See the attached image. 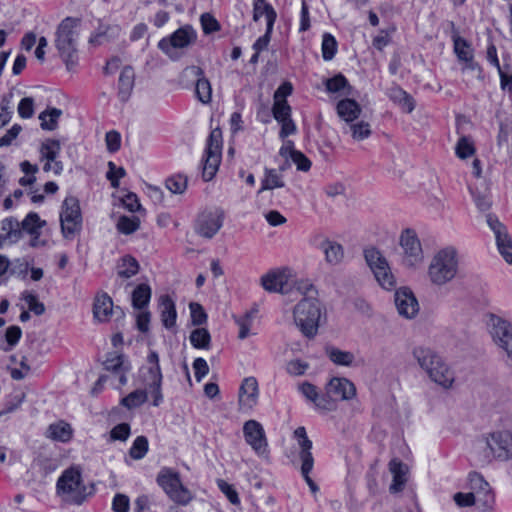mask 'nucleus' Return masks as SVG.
<instances>
[{"instance_id":"obj_1","label":"nucleus","mask_w":512,"mask_h":512,"mask_svg":"<svg viewBox=\"0 0 512 512\" xmlns=\"http://www.w3.org/2000/svg\"><path fill=\"white\" fill-rule=\"evenodd\" d=\"M298 292L302 298L292 309L293 323L305 337L312 339L325 319L326 309L318 298V290L310 281L299 282Z\"/></svg>"},{"instance_id":"obj_2","label":"nucleus","mask_w":512,"mask_h":512,"mask_svg":"<svg viewBox=\"0 0 512 512\" xmlns=\"http://www.w3.org/2000/svg\"><path fill=\"white\" fill-rule=\"evenodd\" d=\"M412 355L433 382L444 388H449L452 385L453 373L436 351L429 347L418 346L413 349Z\"/></svg>"},{"instance_id":"obj_3","label":"nucleus","mask_w":512,"mask_h":512,"mask_svg":"<svg viewBox=\"0 0 512 512\" xmlns=\"http://www.w3.org/2000/svg\"><path fill=\"white\" fill-rule=\"evenodd\" d=\"M79 26L80 19L67 17L61 21L56 30L55 46L69 70L78 62Z\"/></svg>"},{"instance_id":"obj_4","label":"nucleus","mask_w":512,"mask_h":512,"mask_svg":"<svg viewBox=\"0 0 512 512\" xmlns=\"http://www.w3.org/2000/svg\"><path fill=\"white\" fill-rule=\"evenodd\" d=\"M458 266L457 249L452 246L445 247L433 256L428 268L429 279L437 286L445 285L456 277Z\"/></svg>"},{"instance_id":"obj_5","label":"nucleus","mask_w":512,"mask_h":512,"mask_svg":"<svg viewBox=\"0 0 512 512\" xmlns=\"http://www.w3.org/2000/svg\"><path fill=\"white\" fill-rule=\"evenodd\" d=\"M57 493L67 503L80 505L87 497V488L82 479L79 467H70L64 470L58 478Z\"/></svg>"},{"instance_id":"obj_6","label":"nucleus","mask_w":512,"mask_h":512,"mask_svg":"<svg viewBox=\"0 0 512 512\" xmlns=\"http://www.w3.org/2000/svg\"><path fill=\"white\" fill-rule=\"evenodd\" d=\"M307 279H298L296 272L289 267L272 269L261 276L260 284L269 293L288 294L292 289L298 291L299 282H308Z\"/></svg>"},{"instance_id":"obj_7","label":"nucleus","mask_w":512,"mask_h":512,"mask_svg":"<svg viewBox=\"0 0 512 512\" xmlns=\"http://www.w3.org/2000/svg\"><path fill=\"white\" fill-rule=\"evenodd\" d=\"M61 232L66 239H72L82 228V214L79 200L74 196H67L60 211Z\"/></svg>"},{"instance_id":"obj_8","label":"nucleus","mask_w":512,"mask_h":512,"mask_svg":"<svg viewBox=\"0 0 512 512\" xmlns=\"http://www.w3.org/2000/svg\"><path fill=\"white\" fill-rule=\"evenodd\" d=\"M157 481L174 502L187 505L192 500V493L183 486L178 473L170 469H163L159 473Z\"/></svg>"},{"instance_id":"obj_9","label":"nucleus","mask_w":512,"mask_h":512,"mask_svg":"<svg viewBox=\"0 0 512 512\" xmlns=\"http://www.w3.org/2000/svg\"><path fill=\"white\" fill-rule=\"evenodd\" d=\"M221 150H222V132L219 128H215L211 131L207 147L205 150V159L203 164V179L210 181L218 171L221 162Z\"/></svg>"},{"instance_id":"obj_10","label":"nucleus","mask_w":512,"mask_h":512,"mask_svg":"<svg viewBox=\"0 0 512 512\" xmlns=\"http://www.w3.org/2000/svg\"><path fill=\"white\" fill-rule=\"evenodd\" d=\"M145 371L142 375L143 381L151 394L153 406L157 407L161 404L163 395L161 392L162 373L159 365V356L156 352L151 351L148 355Z\"/></svg>"},{"instance_id":"obj_11","label":"nucleus","mask_w":512,"mask_h":512,"mask_svg":"<svg viewBox=\"0 0 512 512\" xmlns=\"http://www.w3.org/2000/svg\"><path fill=\"white\" fill-rule=\"evenodd\" d=\"M294 437L297 440L298 448H299V458L301 461V473L310 487L313 493L318 491L317 485L310 478L309 473L313 469L314 458L311 452L312 449V441L307 437L306 429L304 427H298L294 431Z\"/></svg>"},{"instance_id":"obj_12","label":"nucleus","mask_w":512,"mask_h":512,"mask_svg":"<svg viewBox=\"0 0 512 512\" xmlns=\"http://www.w3.org/2000/svg\"><path fill=\"white\" fill-rule=\"evenodd\" d=\"M489 335L493 343L505 352L512 346V323L496 314H489L487 320Z\"/></svg>"},{"instance_id":"obj_13","label":"nucleus","mask_w":512,"mask_h":512,"mask_svg":"<svg viewBox=\"0 0 512 512\" xmlns=\"http://www.w3.org/2000/svg\"><path fill=\"white\" fill-rule=\"evenodd\" d=\"M246 443L260 457L268 455V440L262 424L256 420H248L243 425Z\"/></svg>"},{"instance_id":"obj_14","label":"nucleus","mask_w":512,"mask_h":512,"mask_svg":"<svg viewBox=\"0 0 512 512\" xmlns=\"http://www.w3.org/2000/svg\"><path fill=\"white\" fill-rule=\"evenodd\" d=\"M181 81L184 83L195 81V94L197 99L208 104L212 98V88L209 80L204 77L203 70L198 66H189L181 73Z\"/></svg>"},{"instance_id":"obj_15","label":"nucleus","mask_w":512,"mask_h":512,"mask_svg":"<svg viewBox=\"0 0 512 512\" xmlns=\"http://www.w3.org/2000/svg\"><path fill=\"white\" fill-rule=\"evenodd\" d=\"M485 443L494 458L504 461L512 458V434L510 432L490 433L485 437Z\"/></svg>"},{"instance_id":"obj_16","label":"nucleus","mask_w":512,"mask_h":512,"mask_svg":"<svg viewBox=\"0 0 512 512\" xmlns=\"http://www.w3.org/2000/svg\"><path fill=\"white\" fill-rule=\"evenodd\" d=\"M399 243L404 252V261L406 265L415 267L423 262L424 255L421 243L413 230H404L401 233Z\"/></svg>"},{"instance_id":"obj_17","label":"nucleus","mask_w":512,"mask_h":512,"mask_svg":"<svg viewBox=\"0 0 512 512\" xmlns=\"http://www.w3.org/2000/svg\"><path fill=\"white\" fill-rule=\"evenodd\" d=\"M467 484L468 488L471 490L470 492H473L475 496H479L478 501L480 502L481 507L484 510L492 509L494 494L490 484L484 476L477 471H471L467 476Z\"/></svg>"},{"instance_id":"obj_18","label":"nucleus","mask_w":512,"mask_h":512,"mask_svg":"<svg viewBox=\"0 0 512 512\" xmlns=\"http://www.w3.org/2000/svg\"><path fill=\"white\" fill-rule=\"evenodd\" d=\"M388 470L391 475L389 492L393 495L402 493L410 479V466L399 458H392L388 463Z\"/></svg>"},{"instance_id":"obj_19","label":"nucleus","mask_w":512,"mask_h":512,"mask_svg":"<svg viewBox=\"0 0 512 512\" xmlns=\"http://www.w3.org/2000/svg\"><path fill=\"white\" fill-rule=\"evenodd\" d=\"M223 225V213L219 210L206 211L199 215L195 230L204 238H212Z\"/></svg>"},{"instance_id":"obj_20","label":"nucleus","mask_w":512,"mask_h":512,"mask_svg":"<svg viewBox=\"0 0 512 512\" xmlns=\"http://www.w3.org/2000/svg\"><path fill=\"white\" fill-rule=\"evenodd\" d=\"M259 389L258 382L254 377H247L243 380L238 395L239 410L248 413L258 403Z\"/></svg>"},{"instance_id":"obj_21","label":"nucleus","mask_w":512,"mask_h":512,"mask_svg":"<svg viewBox=\"0 0 512 512\" xmlns=\"http://www.w3.org/2000/svg\"><path fill=\"white\" fill-rule=\"evenodd\" d=\"M194 39L195 32L192 28L187 26L176 30L169 38L162 39L158 46L164 53L171 57L174 48H185L189 46Z\"/></svg>"},{"instance_id":"obj_22","label":"nucleus","mask_w":512,"mask_h":512,"mask_svg":"<svg viewBox=\"0 0 512 512\" xmlns=\"http://www.w3.org/2000/svg\"><path fill=\"white\" fill-rule=\"evenodd\" d=\"M487 222L495 233L499 252L507 263L512 264V241L506 227L492 216H488Z\"/></svg>"},{"instance_id":"obj_23","label":"nucleus","mask_w":512,"mask_h":512,"mask_svg":"<svg viewBox=\"0 0 512 512\" xmlns=\"http://www.w3.org/2000/svg\"><path fill=\"white\" fill-rule=\"evenodd\" d=\"M394 301L397 311L401 316L411 319L418 314V301L409 288L402 287L396 290Z\"/></svg>"},{"instance_id":"obj_24","label":"nucleus","mask_w":512,"mask_h":512,"mask_svg":"<svg viewBox=\"0 0 512 512\" xmlns=\"http://www.w3.org/2000/svg\"><path fill=\"white\" fill-rule=\"evenodd\" d=\"M454 52L460 62L464 64V70L476 72L477 77H481L480 67L473 61V49L470 44L457 34L453 35Z\"/></svg>"},{"instance_id":"obj_25","label":"nucleus","mask_w":512,"mask_h":512,"mask_svg":"<svg viewBox=\"0 0 512 512\" xmlns=\"http://www.w3.org/2000/svg\"><path fill=\"white\" fill-rule=\"evenodd\" d=\"M364 258L376 281L383 286L384 280V257L381 250L373 246L364 249Z\"/></svg>"},{"instance_id":"obj_26","label":"nucleus","mask_w":512,"mask_h":512,"mask_svg":"<svg viewBox=\"0 0 512 512\" xmlns=\"http://www.w3.org/2000/svg\"><path fill=\"white\" fill-rule=\"evenodd\" d=\"M327 393L338 396L343 401H348L356 396L355 385L347 378H332L326 385Z\"/></svg>"},{"instance_id":"obj_27","label":"nucleus","mask_w":512,"mask_h":512,"mask_svg":"<svg viewBox=\"0 0 512 512\" xmlns=\"http://www.w3.org/2000/svg\"><path fill=\"white\" fill-rule=\"evenodd\" d=\"M320 249L324 254L325 262L330 266H338L344 261L345 251L343 246L339 243L324 240L320 244Z\"/></svg>"},{"instance_id":"obj_28","label":"nucleus","mask_w":512,"mask_h":512,"mask_svg":"<svg viewBox=\"0 0 512 512\" xmlns=\"http://www.w3.org/2000/svg\"><path fill=\"white\" fill-rule=\"evenodd\" d=\"M113 314V301L105 293L98 294L93 304V316L99 322H107Z\"/></svg>"},{"instance_id":"obj_29","label":"nucleus","mask_w":512,"mask_h":512,"mask_svg":"<svg viewBox=\"0 0 512 512\" xmlns=\"http://www.w3.org/2000/svg\"><path fill=\"white\" fill-rule=\"evenodd\" d=\"M338 116L346 123V125L354 122L360 116L362 109L360 105L353 99H343L336 106Z\"/></svg>"},{"instance_id":"obj_30","label":"nucleus","mask_w":512,"mask_h":512,"mask_svg":"<svg viewBox=\"0 0 512 512\" xmlns=\"http://www.w3.org/2000/svg\"><path fill=\"white\" fill-rule=\"evenodd\" d=\"M45 436L53 441L69 442L73 437L71 425L65 421H58L48 426Z\"/></svg>"},{"instance_id":"obj_31","label":"nucleus","mask_w":512,"mask_h":512,"mask_svg":"<svg viewBox=\"0 0 512 512\" xmlns=\"http://www.w3.org/2000/svg\"><path fill=\"white\" fill-rule=\"evenodd\" d=\"M389 97L391 101L406 114L412 113L416 107L414 97L399 87L392 88Z\"/></svg>"},{"instance_id":"obj_32","label":"nucleus","mask_w":512,"mask_h":512,"mask_svg":"<svg viewBox=\"0 0 512 512\" xmlns=\"http://www.w3.org/2000/svg\"><path fill=\"white\" fill-rule=\"evenodd\" d=\"M262 16L266 17L268 32L273 30L277 18L275 9L267 1L253 0V20L257 22Z\"/></svg>"},{"instance_id":"obj_33","label":"nucleus","mask_w":512,"mask_h":512,"mask_svg":"<svg viewBox=\"0 0 512 512\" xmlns=\"http://www.w3.org/2000/svg\"><path fill=\"white\" fill-rule=\"evenodd\" d=\"M161 321L166 328H172L176 323V309L173 300L168 295L160 297Z\"/></svg>"},{"instance_id":"obj_34","label":"nucleus","mask_w":512,"mask_h":512,"mask_svg":"<svg viewBox=\"0 0 512 512\" xmlns=\"http://www.w3.org/2000/svg\"><path fill=\"white\" fill-rule=\"evenodd\" d=\"M120 34L118 26L100 25L94 34L91 35L89 42L94 45H102L116 39Z\"/></svg>"},{"instance_id":"obj_35","label":"nucleus","mask_w":512,"mask_h":512,"mask_svg":"<svg viewBox=\"0 0 512 512\" xmlns=\"http://www.w3.org/2000/svg\"><path fill=\"white\" fill-rule=\"evenodd\" d=\"M325 353L334 364L340 366H351L355 360L352 352L340 350L333 346L326 347Z\"/></svg>"},{"instance_id":"obj_36","label":"nucleus","mask_w":512,"mask_h":512,"mask_svg":"<svg viewBox=\"0 0 512 512\" xmlns=\"http://www.w3.org/2000/svg\"><path fill=\"white\" fill-rule=\"evenodd\" d=\"M285 182L281 173L275 169H265L264 178L261 181V189L259 193L265 190H273L275 188H283Z\"/></svg>"},{"instance_id":"obj_37","label":"nucleus","mask_w":512,"mask_h":512,"mask_svg":"<svg viewBox=\"0 0 512 512\" xmlns=\"http://www.w3.org/2000/svg\"><path fill=\"white\" fill-rule=\"evenodd\" d=\"M134 86V72L132 68L125 67L119 77V95L127 100Z\"/></svg>"},{"instance_id":"obj_38","label":"nucleus","mask_w":512,"mask_h":512,"mask_svg":"<svg viewBox=\"0 0 512 512\" xmlns=\"http://www.w3.org/2000/svg\"><path fill=\"white\" fill-rule=\"evenodd\" d=\"M11 363L14 366L9 367L10 375L14 380H22L30 373V366L27 364L25 356H21L18 360L16 355L11 356Z\"/></svg>"},{"instance_id":"obj_39","label":"nucleus","mask_w":512,"mask_h":512,"mask_svg":"<svg viewBox=\"0 0 512 512\" xmlns=\"http://www.w3.org/2000/svg\"><path fill=\"white\" fill-rule=\"evenodd\" d=\"M344 130L356 141L364 140L371 134L370 124L365 121L352 122L346 125Z\"/></svg>"},{"instance_id":"obj_40","label":"nucleus","mask_w":512,"mask_h":512,"mask_svg":"<svg viewBox=\"0 0 512 512\" xmlns=\"http://www.w3.org/2000/svg\"><path fill=\"white\" fill-rule=\"evenodd\" d=\"M148 389H137L122 398L121 405L127 409H133L144 404L148 399Z\"/></svg>"},{"instance_id":"obj_41","label":"nucleus","mask_w":512,"mask_h":512,"mask_svg":"<svg viewBox=\"0 0 512 512\" xmlns=\"http://www.w3.org/2000/svg\"><path fill=\"white\" fill-rule=\"evenodd\" d=\"M20 234L19 223L16 220L7 218L1 222L0 237H3L2 244L6 240H17L20 237Z\"/></svg>"},{"instance_id":"obj_42","label":"nucleus","mask_w":512,"mask_h":512,"mask_svg":"<svg viewBox=\"0 0 512 512\" xmlns=\"http://www.w3.org/2000/svg\"><path fill=\"white\" fill-rule=\"evenodd\" d=\"M151 288L147 284L138 285L132 294V303L134 308L141 310L150 301Z\"/></svg>"},{"instance_id":"obj_43","label":"nucleus","mask_w":512,"mask_h":512,"mask_svg":"<svg viewBox=\"0 0 512 512\" xmlns=\"http://www.w3.org/2000/svg\"><path fill=\"white\" fill-rule=\"evenodd\" d=\"M61 151V145L58 140L48 139L40 147V159L55 161Z\"/></svg>"},{"instance_id":"obj_44","label":"nucleus","mask_w":512,"mask_h":512,"mask_svg":"<svg viewBox=\"0 0 512 512\" xmlns=\"http://www.w3.org/2000/svg\"><path fill=\"white\" fill-rule=\"evenodd\" d=\"M326 89L331 93H341L342 95L348 96L351 94V87L348 84L347 79L339 74L326 81Z\"/></svg>"},{"instance_id":"obj_45","label":"nucleus","mask_w":512,"mask_h":512,"mask_svg":"<svg viewBox=\"0 0 512 512\" xmlns=\"http://www.w3.org/2000/svg\"><path fill=\"white\" fill-rule=\"evenodd\" d=\"M62 115V111L57 108H50L40 113L39 120L41 121V128L44 130L52 131L57 127V121Z\"/></svg>"},{"instance_id":"obj_46","label":"nucleus","mask_w":512,"mask_h":512,"mask_svg":"<svg viewBox=\"0 0 512 512\" xmlns=\"http://www.w3.org/2000/svg\"><path fill=\"white\" fill-rule=\"evenodd\" d=\"M45 225L46 221L41 220L39 215L34 212L29 213L21 223L23 231L30 235L38 234Z\"/></svg>"},{"instance_id":"obj_47","label":"nucleus","mask_w":512,"mask_h":512,"mask_svg":"<svg viewBox=\"0 0 512 512\" xmlns=\"http://www.w3.org/2000/svg\"><path fill=\"white\" fill-rule=\"evenodd\" d=\"M190 342L197 349H209L211 336L207 329L197 328L190 334Z\"/></svg>"},{"instance_id":"obj_48","label":"nucleus","mask_w":512,"mask_h":512,"mask_svg":"<svg viewBox=\"0 0 512 512\" xmlns=\"http://www.w3.org/2000/svg\"><path fill=\"white\" fill-rule=\"evenodd\" d=\"M140 227V220L138 217L121 216L116 224L117 230L125 235H129L137 231Z\"/></svg>"},{"instance_id":"obj_49","label":"nucleus","mask_w":512,"mask_h":512,"mask_svg":"<svg viewBox=\"0 0 512 512\" xmlns=\"http://www.w3.org/2000/svg\"><path fill=\"white\" fill-rule=\"evenodd\" d=\"M139 271V264L137 260L131 256L122 258L119 265L118 275L124 278H130L136 275Z\"/></svg>"},{"instance_id":"obj_50","label":"nucleus","mask_w":512,"mask_h":512,"mask_svg":"<svg viewBox=\"0 0 512 512\" xmlns=\"http://www.w3.org/2000/svg\"><path fill=\"white\" fill-rule=\"evenodd\" d=\"M475 146L470 137L461 136L456 144V155L461 159H466L475 154Z\"/></svg>"},{"instance_id":"obj_51","label":"nucleus","mask_w":512,"mask_h":512,"mask_svg":"<svg viewBox=\"0 0 512 512\" xmlns=\"http://www.w3.org/2000/svg\"><path fill=\"white\" fill-rule=\"evenodd\" d=\"M148 451V440L144 436L137 437L132 447L130 448L129 454L130 456L135 459L139 460L142 459Z\"/></svg>"},{"instance_id":"obj_52","label":"nucleus","mask_w":512,"mask_h":512,"mask_svg":"<svg viewBox=\"0 0 512 512\" xmlns=\"http://www.w3.org/2000/svg\"><path fill=\"white\" fill-rule=\"evenodd\" d=\"M165 186L173 194H182L187 188V179L181 175H175L166 180Z\"/></svg>"},{"instance_id":"obj_53","label":"nucleus","mask_w":512,"mask_h":512,"mask_svg":"<svg viewBox=\"0 0 512 512\" xmlns=\"http://www.w3.org/2000/svg\"><path fill=\"white\" fill-rule=\"evenodd\" d=\"M337 51V42L331 34H324L322 40V55L324 60H331Z\"/></svg>"},{"instance_id":"obj_54","label":"nucleus","mask_w":512,"mask_h":512,"mask_svg":"<svg viewBox=\"0 0 512 512\" xmlns=\"http://www.w3.org/2000/svg\"><path fill=\"white\" fill-rule=\"evenodd\" d=\"M314 407L321 412H331L334 411L337 407V402L333 399L332 394H328L327 392L323 395H319L317 400L314 403Z\"/></svg>"},{"instance_id":"obj_55","label":"nucleus","mask_w":512,"mask_h":512,"mask_svg":"<svg viewBox=\"0 0 512 512\" xmlns=\"http://www.w3.org/2000/svg\"><path fill=\"white\" fill-rule=\"evenodd\" d=\"M309 369V364L300 359H292L286 364V371L291 376H302Z\"/></svg>"},{"instance_id":"obj_56","label":"nucleus","mask_w":512,"mask_h":512,"mask_svg":"<svg viewBox=\"0 0 512 512\" xmlns=\"http://www.w3.org/2000/svg\"><path fill=\"white\" fill-rule=\"evenodd\" d=\"M23 300L28 306V309L35 313L36 315H42L45 311V306L43 303L39 302L36 295L25 292L23 294Z\"/></svg>"},{"instance_id":"obj_57","label":"nucleus","mask_w":512,"mask_h":512,"mask_svg":"<svg viewBox=\"0 0 512 512\" xmlns=\"http://www.w3.org/2000/svg\"><path fill=\"white\" fill-rule=\"evenodd\" d=\"M11 98L12 95L6 96L0 103V128L6 125L11 119Z\"/></svg>"},{"instance_id":"obj_58","label":"nucleus","mask_w":512,"mask_h":512,"mask_svg":"<svg viewBox=\"0 0 512 512\" xmlns=\"http://www.w3.org/2000/svg\"><path fill=\"white\" fill-rule=\"evenodd\" d=\"M272 110L277 121L291 118V108L287 102H274Z\"/></svg>"},{"instance_id":"obj_59","label":"nucleus","mask_w":512,"mask_h":512,"mask_svg":"<svg viewBox=\"0 0 512 512\" xmlns=\"http://www.w3.org/2000/svg\"><path fill=\"white\" fill-rule=\"evenodd\" d=\"M189 308L191 312V320L194 325H201L206 322L207 315L200 304L190 303Z\"/></svg>"},{"instance_id":"obj_60","label":"nucleus","mask_w":512,"mask_h":512,"mask_svg":"<svg viewBox=\"0 0 512 512\" xmlns=\"http://www.w3.org/2000/svg\"><path fill=\"white\" fill-rule=\"evenodd\" d=\"M130 508L129 497L125 494L118 493L112 501V510L114 512H128Z\"/></svg>"},{"instance_id":"obj_61","label":"nucleus","mask_w":512,"mask_h":512,"mask_svg":"<svg viewBox=\"0 0 512 512\" xmlns=\"http://www.w3.org/2000/svg\"><path fill=\"white\" fill-rule=\"evenodd\" d=\"M18 114L22 118H30L34 114V100L31 97L23 98L18 105Z\"/></svg>"},{"instance_id":"obj_62","label":"nucleus","mask_w":512,"mask_h":512,"mask_svg":"<svg viewBox=\"0 0 512 512\" xmlns=\"http://www.w3.org/2000/svg\"><path fill=\"white\" fill-rule=\"evenodd\" d=\"M105 143H106L107 150L109 152L118 151L121 146L120 134L115 130L107 132L106 136H105Z\"/></svg>"},{"instance_id":"obj_63","label":"nucleus","mask_w":512,"mask_h":512,"mask_svg":"<svg viewBox=\"0 0 512 512\" xmlns=\"http://www.w3.org/2000/svg\"><path fill=\"white\" fill-rule=\"evenodd\" d=\"M453 499L459 507H471L476 504V496L473 492L454 494Z\"/></svg>"},{"instance_id":"obj_64","label":"nucleus","mask_w":512,"mask_h":512,"mask_svg":"<svg viewBox=\"0 0 512 512\" xmlns=\"http://www.w3.org/2000/svg\"><path fill=\"white\" fill-rule=\"evenodd\" d=\"M299 391L302 393V395L311 403H315L318 396L320 395L316 386L309 382H304L299 385L298 387Z\"/></svg>"}]
</instances>
